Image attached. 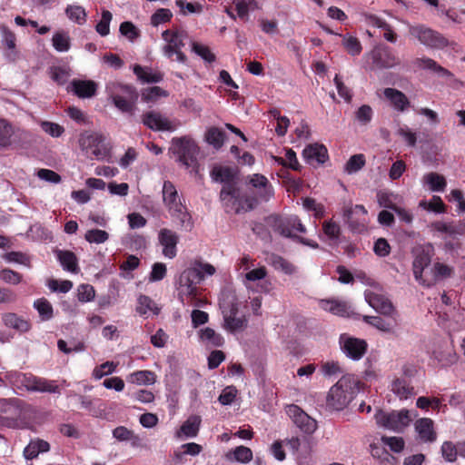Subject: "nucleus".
<instances>
[{"mask_svg":"<svg viewBox=\"0 0 465 465\" xmlns=\"http://www.w3.org/2000/svg\"><path fill=\"white\" fill-rule=\"evenodd\" d=\"M264 222L265 224L273 232L283 237L292 238L313 249H317L319 247V244L316 242L303 238L302 236H297L293 233L294 231L302 233L306 232L305 226L302 223L300 218L296 215L282 217L278 214H271L265 217Z\"/></svg>","mask_w":465,"mask_h":465,"instance_id":"1","label":"nucleus"},{"mask_svg":"<svg viewBox=\"0 0 465 465\" xmlns=\"http://www.w3.org/2000/svg\"><path fill=\"white\" fill-rule=\"evenodd\" d=\"M162 193L163 204L171 217L178 222L181 228L187 232L192 231L193 228L192 215L178 194L174 184L171 181H164Z\"/></svg>","mask_w":465,"mask_h":465,"instance_id":"2","label":"nucleus"},{"mask_svg":"<svg viewBox=\"0 0 465 465\" xmlns=\"http://www.w3.org/2000/svg\"><path fill=\"white\" fill-rule=\"evenodd\" d=\"M360 390L359 380H338L327 396V406L335 411L344 409Z\"/></svg>","mask_w":465,"mask_h":465,"instance_id":"3","label":"nucleus"},{"mask_svg":"<svg viewBox=\"0 0 465 465\" xmlns=\"http://www.w3.org/2000/svg\"><path fill=\"white\" fill-rule=\"evenodd\" d=\"M106 89L113 104L119 111L129 115L134 114L139 97L135 87L130 84L114 83Z\"/></svg>","mask_w":465,"mask_h":465,"instance_id":"4","label":"nucleus"},{"mask_svg":"<svg viewBox=\"0 0 465 465\" xmlns=\"http://www.w3.org/2000/svg\"><path fill=\"white\" fill-rule=\"evenodd\" d=\"M199 150L194 140L188 136L172 139L170 151L177 157V162L185 168L197 170Z\"/></svg>","mask_w":465,"mask_h":465,"instance_id":"5","label":"nucleus"},{"mask_svg":"<svg viewBox=\"0 0 465 465\" xmlns=\"http://www.w3.org/2000/svg\"><path fill=\"white\" fill-rule=\"evenodd\" d=\"M26 412L25 402L19 399L0 400V426L19 428L25 419Z\"/></svg>","mask_w":465,"mask_h":465,"instance_id":"6","label":"nucleus"},{"mask_svg":"<svg viewBox=\"0 0 465 465\" xmlns=\"http://www.w3.org/2000/svg\"><path fill=\"white\" fill-rule=\"evenodd\" d=\"M375 419L378 425L395 432H402L412 421L413 416L406 409L391 412L380 410L376 412Z\"/></svg>","mask_w":465,"mask_h":465,"instance_id":"7","label":"nucleus"},{"mask_svg":"<svg viewBox=\"0 0 465 465\" xmlns=\"http://www.w3.org/2000/svg\"><path fill=\"white\" fill-rule=\"evenodd\" d=\"M409 34L421 45L433 49H443L448 46L449 41L440 33L425 25L417 24L409 26Z\"/></svg>","mask_w":465,"mask_h":465,"instance_id":"8","label":"nucleus"},{"mask_svg":"<svg viewBox=\"0 0 465 465\" xmlns=\"http://www.w3.org/2000/svg\"><path fill=\"white\" fill-rule=\"evenodd\" d=\"M285 411L292 422L304 433L312 434L316 430V420L310 417L298 405H287L285 407Z\"/></svg>","mask_w":465,"mask_h":465,"instance_id":"9","label":"nucleus"},{"mask_svg":"<svg viewBox=\"0 0 465 465\" xmlns=\"http://www.w3.org/2000/svg\"><path fill=\"white\" fill-rule=\"evenodd\" d=\"M340 345L346 356L354 361L361 359L368 349L365 340L351 337L346 333L340 336Z\"/></svg>","mask_w":465,"mask_h":465,"instance_id":"10","label":"nucleus"},{"mask_svg":"<svg viewBox=\"0 0 465 465\" xmlns=\"http://www.w3.org/2000/svg\"><path fill=\"white\" fill-rule=\"evenodd\" d=\"M203 281V275L200 274L196 268L191 263L190 267L185 269L179 277V285L181 288L180 294H187L189 296L197 295V285Z\"/></svg>","mask_w":465,"mask_h":465,"instance_id":"11","label":"nucleus"},{"mask_svg":"<svg viewBox=\"0 0 465 465\" xmlns=\"http://www.w3.org/2000/svg\"><path fill=\"white\" fill-rule=\"evenodd\" d=\"M431 262V255L429 251L425 249H417L415 251V256L412 262V271L416 281L419 282L420 284L425 287H430L434 285V282L431 280H428L423 278L422 273L425 268H427Z\"/></svg>","mask_w":465,"mask_h":465,"instance_id":"12","label":"nucleus"},{"mask_svg":"<svg viewBox=\"0 0 465 465\" xmlns=\"http://www.w3.org/2000/svg\"><path fill=\"white\" fill-rule=\"evenodd\" d=\"M373 64L380 69L391 68L400 64V59L387 45L375 47L371 52Z\"/></svg>","mask_w":465,"mask_h":465,"instance_id":"13","label":"nucleus"},{"mask_svg":"<svg viewBox=\"0 0 465 465\" xmlns=\"http://www.w3.org/2000/svg\"><path fill=\"white\" fill-rule=\"evenodd\" d=\"M417 440L421 443H433L437 440L434 421L430 418H420L414 422Z\"/></svg>","mask_w":465,"mask_h":465,"instance_id":"14","label":"nucleus"},{"mask_svg":"<svg viewBox=\"0 0 465 465\" xmlns=\"http://www.w3.org/2000/svg\"><path fill=\"white\" fill-rule=\"evenodd\" d=\"M14 386L23 394L24 391L55 392L57 386L45 380H15Z\"/></svg>","mask_w":465,"mask_h":465,"instance_id":"15","label":"nucleus"},{"mask_svg":"<svg viewBox=\"0 0 465 465\" xmlns=\"http://www.w3.org/2000/svg\"><path fill=\"white\" fill-rule=\"evenodd\" d=\"M158 240L163 246V254L169 259H173L177 255V243L179 242L177 233L170 229L163 228L158 233Z\"/></svg>","mask_w":465,"mask_h":465,"instance_id":"16","label":"nucleus"},{"mask_svg":"<svg viewBox=\"0 0 465 465\" xmlns=\"http://www.w3.org/2000/svg\"><path fill=\"white\" fill-rule=\"evenodd\" d=\"M142 123L153 131H173L172 123L160 113L149 111L142 115Z\"/></svg>","mask_w":465,"mask_h":465,"instance_id":"17","label":"nucleus"},{"mask_svg":"<svg viewBox=\"0 0 465 465\" xmlns=\"http://www.w3.org/2000/svg\"><path fill=\"white\" fill-rule=\"evenodd\" d=\"M383 94L398 112H405L411 106V102L406 94L398 89L387 87L383 90Z\"/></svg>","mask_w":465,"mask_h":465,"instance_id":"18","label":"nucleus"},{"mask_svg":"<svg viewBox=\"0 0 465 465\" xmlns=\"http://www.w3.org/2000/svg\"><path fill=\"white\" fill-rule=\"evenodd\" d=\"M3 324L10 329H14L20 333L27 332L31 330V322L15 312H5L1 316Z\"/></svg>","mask_w":465,"mask_h":465,"instance_id":"19","label":"nucleus"},{"mask_svg":"<svg viewBox=\"0 0 465 465\" xmlns=\"http://www.w3.org/2000/svg\"><path fill=\"white\" fill-rule=\"evenodd\" d=\"M249 183L257 189L258 196L262 201H269L273 195L272 186L268 179L260 173H254L250 177Z\"/></svg>","mask_w":465,"mask_h":465,"instance_id":"20","label":"nucleus"},{"mask_svg":"<svg viewBox=\"0 0 465 465\" xmlns=\"http://www.w3.org/2000/svg\"><path fill=\"white\" fill-rule=\"evenodd\" d=\"M103 140L102 135L94 133L82 135L80 138V144L84 149H90V153L99 159L105 156L104 150L100 148V144L103 143Z\"/></svg>","mask_w":465,"mask_h":465,"instance_id":"21","label":"nucleus"},{"mask_svg":"<svg viewBox=\"0 0 465 465\" xmlns=\"http://www.w3.org/2000/svg\"><path fill=\"white\" fill-rule=\"evenodd\" d=\"M302 156L308 163H312L313 162L324 163L328 159V151L322 144H310L303 149Z\"/></svg>","mask_w":465,"mask_h":465,"instance_id":"22","label":"nucleus"},{"mask_svg":"<svg viewBox=\"0 0 465 465\" xmlns=\"http://www.w3.org/2000/svg\"><path fill=\"white\" fill-rule=\"evenodd\" d=\"M237 314L238 307L235 303H232L229 312L223 314L224 325L231 331H241L247 324L246 319L244 317H237Z\"/></svg>","mask_w":465,"mask_h":465,"instance_id":"23","label":"nucleus"},{"mask_svg":"<svg viewBox=\"0 0 465 465\" xmlns=\"http://www.w3.org/2000/svg\"><path fill=\"white\" fill-rule=\"evenodd\" d=\"M0 33L2 35V45L7 50L6 56L10 60H15L16 56V36L9 27L4 24L0 25Z\"/></svg>","mask_w":465,"mask_h":465,"instance_id":"24","label":"nucleus"},{"mask_svg":"<svg viewBox=\"0 0 465 465\" xmlns=\"http://www.w3.org/2000/svg\"><path fill=\"white\" fill-rule=\"evenodd\" d=\"M367 302L374 310L384 315H391L395 311L391 301L381 294L371 293L367 296Z\"/></svg>","mask_w":465,"mask_h":465,"instance_id":"25","label":"nucleus"},{"mask_svg":"<svg viewBox=\"0 0 465 465\" xmlns=\"http://www.w3.org/2000/svg\"><path fill=\"white\" fill-rule=\"evenodd\" d=\"M72 86L74 93L80 98H90L97 91V84L92 80H74Z\"/></svg>","mask_w":465,"mask_h":465,"instance_id":"26","label":"nucleus"},{"mask_svg":"<svg viewBox=\"0 0 465 465\" xmlns=\"http://www.w3.org/2000/svg\"><path fill=\"white\" fill-rule=\"evenodd\" d=\"M267 262L276 271H280L287 275H292L297 272V268L293 263L279 254L271 253L267 258Z\"/></svg>","mask_w":465,"mask_h":465,"instance_id":"27","label":"nucleus"},{"mask_svg":"<svg viewBox=\"0 0 465 465\" xmlns=\"http://www.w3.org/2000/svg\"><path fill=\"white\" fill-rule=\"evenodd\" d=\"M237 171L230 166L216 165L211 171V177L217 183H229L235 181Z\"/></svg>","mask_w":465,"mask_h":465,"instance_id":"28","label":"nucleus"},{"mask_svg":"<svg viewBox=\"0 0 465 465\" xmlns=\"http://www.w3.org/2000/svg\"><path fill=\"white\" fill-rule=\"evenodd\" d=\"M415 64L420 68L433 71L441 77L450 78L453 76L450 71L442 67L436 61L429 57L417 58L415 60Z\"/></svg>","mask_w":465,"mask_h":465,"instance_id":"29","label":"nucleus"},{"mask_svg":"<svg viewBox=\"0 0 465 465\" xmlns=\"http://www.w3.org/2000/svg\"><path fill=\"white\" fill-rule=\"evenodd\" d=\"M50 450V444L41 439L30 440L29 444L24 450V456L26 460L35 459L39 453L47 452Z\"/></svg>","mask_w":465,"mask_h":465,"instance_id":"30","label":"nucleus"},{"mask_svg":"<svg viewBox=\"0 0 465 465\" xmlns=\"http://www.w3.org/2000/svg\"><path fill=\"white\" fill-rule=\"evenodd\" d=\"M422 182L431 192H443L447 186L446 178L438 173L430 172L423 175Z\"/></svg>","mask_w":465,"mask_h":465,"instance_id":"31","label":"nucleus"},{"mask_svg":"<svg viewBox=\"0 0 465 465\" xmlns=\"http://www.w3.org/2000/svg\"><path fill=\"white\" fill-rule=\"evenodd\" d=\"M56 255L64 270L71 272H78L77 257L73 252L58 250Z\"/></svg>","mask_w":465,"mask_h":465,"instance_id":"32","label":"nucleus"},{"mask_svg":"<svg viewBox=\"0 0 465 465\" xmlns=\"http://www.w3.org/2000/svg\"><path fill=\"white\" fill-rule=\"evenodd\" d=\"M134 74L143 83H159L163 80V74L159 72H153L150 68L139 64L134 66Z\"/></svg>","mask_w":465,"mask_h":465,"instance_id":"33","label":"nucleus"},{"mask_svg":"<svg viewBox=\"0 0 465 465\" xmlns=\"http://www.w3.org/2000/svg\"><path fill=\"white\" fill-rule=\"evenodd\" d=\"M201 419L199 416H191L188 420L181 426L180 430L177 432V436L184 435L185 437L193 438L198 434L200 428Z\"/></svg>","mask_w":465,"mask_h":465,"instance_id":"34","label":"nucleus"},{"mask_svg":"<svg viewBox=\"0 0 465 465\" xmlns=\"http://www.w3.org/2000/svg\"><path fill=\"white\" fill-rule=\"evenodd\" d=\"M200 339L206 345L220 347L223 344V338L213 329L206 327L200 331Z\"/></svg>","mask_w":465,"mask_h":465,"instance_id":"35","label":"nucleus"},{"mask_svg":"<svg viewBox=\"0 0 465 465\" xmlns=\"http://www.w3.org/2000/svg\"><path fill=\"white\" fill-rule=\"evenodd\" d=\"M391 391L401 400L415 394L414 388L409 384L408 380H394L391 383Z\"/></svg>","mask_w":465,"mask_h":465,"instance_id":"36","label":"nucleus"},{"mask_svg":"<svg viewBox=\"0 0 465 465\" xmlns=\"http://www.w3.org/2000/svg\"><path fill=\"white\" fill-rule=\"evenodd\" d=\"M34 308L38 312L42 321H49L54 317L53 306L51 302L44 297L34 302Z\"/></svg>","mask_w":465,"mask_h":465,"instance_id":"37","label":"nucleus"},{"mask_svg":"<svg viewBox=\"0 0 465 465\" xmlns=\"http://www.w3.org/2000/svg\"><path fill=\"white\" fill-rule=\"evenodd\" d=\"M225 137V132L218 127L209 128L205 134L207 143L216 149H220L223 145Z\"/></svg>","mask_w":465,"mask_h":465,"instance_id":"38","label":"nucleus"},{"mask_svg":"<svg viewBox=\"0 0 465 465\" xmlns=\"http://www.w3.org/2000/svg\"><path fill=\"white\" fill-rule=\"evenodd\" d=\"M364 322L375 327L376 329L391 333L393 332L394 324L391 322L386 321L385 319L380 316H368L364 315L362 317Z\"/></svg>","mask_w":465,"mask_h":465,"instance_id":"39","label":"nucleus"},{"mask_svg":"<svg viewBox=\"0 0 465 465\" xmlns=\"http://www.w3.org/2000/svg\"><path fill=\"white\" fill-rule=\"evenodd\" d=\"M203 450V447L195 442L183 444L178 450L174 452V458L182 462L184 455L196 456Z\"/></svg>","mask_w":465,"mask_h":465,"instance_id":"40","label":"nucleus"},{"mask_svg":"<svg viewBox=\"0 0 465 465\" xmlns=\"http://www.w3.org/2000/svg\"><path fill=\"white\" fill-rule=\"evenodd\" d=\"M322 374L324 376H341V378H349L343 368L338 361H326L321 366Z\"/></svg>","mask_w":465,"mask_h":465,"instance_id":"41","label":"nucleus"},{"mask_svg":"<svg viewBox=\"0 0 465 465\" xmlns=\"http://www.w3.org/2000/svg\"><path fill=\"white\" fill-rule=\"evenodd\" d=\"M275 162L283 166L291 168L294 171H300L301 165L298 162L296 153L292 149H288L285 153V158L274 157Z\"/></svg>","mask_w":465,"mask_h":465,"instance_id":"42","label":"nucleus"},{"mask_svg":"<svg viewBox=\"0 0 465 465\" xmlns=\"http://www.w3.org/2000/svg\"><path fill=\"white\" fill-rule=\"evenodd\" d=\"M353 213H361V214L366 215L367 214V210L365 209V207L363 205L356 204L354 206V208L345 209L344 213H343V216L346 219V221L348 222L351 229L352 231L361 232L364 228V224H362V223L361 224L354 223L352 222L351 219H352Z\"/></svg>","mask_w":465,"mask_h":465,"instance_id":"43","label":"nucleus"},{"mask_svg":"<svg viewBox=\"0 0 465 465\" xmlns=\"http://www.w3.org/2000/svg\"><path fill=\"white\" fill-rule=\"evenodd\" d=\"M52 42L54 48L58 52H67L71 47L68 33L64 31L54 33Z\"/></svg>","mask_w":465,"mask_h":465,"instance_id":"44","label":"nucleus"},{"mask_svg":"<svg viewBox=\"0 0 465 465\" xmlns=\"http://www.w3.org/2000/svg\"><path fill=\"white\" fill-rule=\"evenodd\" d=\"M321 304L324 310L335 315L345 316L348 314V308L344 302L339 301L322 300Z\"/></svg>","mask_w":465,"mask_h":465,"instance_id":"45","label":"nucleus"},{"mask_svg":"<svg viewBox=\"0 0 465 465\" xmlns=\"http://www.w3.org/2000/svg\"><path fill=\"white\" fill-rule=\"evenodd\" d=\"M136 311L140 315H145L148 312H153L154 314H158L160 310L149 296L142 294L138 298V306Z\"/></svg>","mask_w":465,"mask_h":465,"instance_id":"46","label":"nucleus"},{"mask_svg":"<svg viewBox=\"0 0 465 465\" xmlns=\"http://www.w3.org/2000/svg\"><path fill=\"white\" fill-rule=\"evenodd\" d=\"M228 459L235 460L242 463H246L252 460V451L250 448L245 446L236 447L232 452L227 454Z\"/></svg>","mask_w":465,"mask_h":465,"instance_id":"47","label":"nucleus"},{"mask_svg":"<svg viewBox=\"0 0 465 465\" xmlns=\"http://www.w3.org/2000/svg\"><path fill=\"white\" fill-rule=\"evenodd\" d=\"M14 128L6 120L0 118V147H7L11 144V137Z\"/></svg>","mask_w":465,"mask_h":465,"instance_id":"48","label":"nucleus"},{"mask_svg":"<svg viewBox=\"0 0 465 465\" xmlns=\"http://www.w3.org/2000/svg\"><path fill=\"white\" fill-rule=\"evenodd\" d=\"M420 206L437 213H443L446 212V205L442 199L438 195H433L430 202L424 200L420 201Z\"/></svg>","mask_w":465,"mask_h":465,"instance_id":"49","label":"nucleus"},{"mask_svg":"<svg viewBox=\"0 0 465 465\" xmlns=\"http://www.w3.org/2000/svg\"><path fill=\"white\" fill-rule=\"evenodd\" d=\"M342 45L351 55L355 56L361 54L362 47L357 37L345 35L342 36Z\"/></svg>","mask_w":465,"mask_h":465,"instance_id":"50","label":"nucleus"},{"mask_svg":"<svg viewBox=\"0 0 465 465\" xmlns=\"http://www.w3.org/2000/svg\"><path fill=\"white\" fill-rule=\"evenodd\" d=\"M68 18L79 25L86 22V13L84 8L80 5H68L65 9Z\"/></svg>","mask_w":465,"mask_h":465,"instance_id":"51","label":"nucleus"},{"mask_svg":"<svg viewBox=\"0 0 465 465\" xmlns=\"http://www.w3.org/2000/svg\"><path fill=\"white\" fill-rule=\"evenodd\" d=\"M192 50L209 64L216 60V55L207 45H202L198 42H192Z\"/></svg>","mask_w":465,"mask_h":465,"instance_id":"52","label":"nucleus"},{"mask_svg":"<svg viewBox=\"0 0 465 465\" xmlns=\"http://www.w3.org/2000/svg\"><path fill=\"white\" fill-rule=\"evenodd\" d=\"M366 163L365 156L361 153L352 155L345 164V172L353 173L360 171Z\"/></svg>","mask_w":465,"mask_h":465,"instance_id":"53","label":"nucleus"},{"mask_svg":"<svg viewBox=\"0 0 465 465\" xmlns=\"http://www.w3.org/2000/svg\"><path fill=\"white\" fill-rule=\"evenodd\" d=\"M109 238L107 232L100 229L88 230L85 232L84 239L90 243H104Z\"/></svg>","mask_w":465,"mask_h":465,"instance_id":"54","label":"nucleus"},{"mask_svg":"<svg viewBox=\"0 0 465 465\" xmlns=\"http://www.w3.org/2000/svg\"><path fill=\"white\" fill-rule=\"evenodd\" d=\"M173 17V13L167 8L157 9L151 16V25L158 26L161 24L170 22Z\"/></svg>","mask_w":465,"mask_h":465,"instance_id":"55","label":"nucleus"},{"mask_svg":"<svg viewBox=\"0 0 465 465\" xmlns=\"http://www.w3.org/2000/svg\"><path fill=\"white\" fill-rule=\"evenodd\" d=\"M0 280L5 283L17 285L23 280V275L12 269L4 268L0 270Z\"/></svg>","mask_w":465,"mask_h":465,"instance_id":"56","label":"nucleus"},{"mask_svg":"<svg viewBox=\"0 0 465 465\" xmlns=\"http://www.w3.org/2000/svg\"><path fill=\"white\" fill-rule=\"evenodd\" d=\"M112 17L113 15L110 11L104 10L102 12V18L95 26V30L100 35L106 36L109 35Z\"/></svg>","mask_w":465,"mask_h":465,"instance_id":"57","label":"nucleus"},{"mask_svg":"<svg viewBox=\"0 0 465 465\" xmlns=\"http://www.w3.org/2000/svg\"><path fill=\"white\" fill-rule=\"evenodd\" d=\"M322 231L330 240L337 241L341 235L340 225L332 220L325 221L322 223Z\"/></svg>","mask_w":465,"mask_h":465,"instance_id":"58","label":"nucleus"},{"mask_svg":"<svg viewBox=\"0 0 465 465\" xmlns=\"http://www.w3.org/2000/svg\"><path fill=\"white\" fill-rule=\"evenodd\" d=\"M161 96H167V93L159 86L148 87L142 92V99L144 102H154Z\"/></svg>","mask_w":465,"mask_h":465,"instance_id":"59","label":"nucleus"},{"mask_svg":"<svg viewBox=\"0 0 465 465\" xmlns=\"http://www.w3.org/2000/svg\"><path fill=\"white\" fill-rule=\"evenodd\" d=\"M454 272V269L447 264L441 262H436L433 266V279H430L434 282L440 278L451 277Z\"/></svg>","mask_w":465,"mask_h":465,"instance_id":"60","label":"nucleus"},{"mask_svg":"<svg viewBox=\"0 0 465 465\" xmlns=\"http://www.w3.org/2000/svg\"><path fill=\"white\" fill-rule=\"evenodd\" d=\"M222 200L228 198L237 199L239 197V189L236 187L235 181L224 183L220 193Z\"/></svg>","mask_w":465,"mask_h":465,"instance_id":"61","label":"nucleus"},{"mask_svg":"<svg viewBox=\"0 0 465 465\" xmlns=\"http://www.w3.org/2000/svg\"><path fill=\"white\" fill-rule=\"evenodd\" d=\"M78 300L82 302H88L94 300L95 292L90 284H81L77 290Z\"/></svg>","mask_w":465,"mask_h":465,"instance_id":"62","label":"nucleus"},{"mask_svg":"<svg viewBox=\"0 0 465 465\" xmlns=\"http://www.w3.org/2000/svg\"><path fill=\"white\" fill-rule=\"evenodd\" d=\"M373 115V111L371 107L368 104H363L359 107V109L355 112L356 119L362 124H369Z\"/></svg>","mask_w":465,"mask_h":465,"instance_id":"63","label":"nucleus"},{"mask_svg":"<svg viewBox=\"0 0 465 465\" xmlns=\"http://www.w3.org/2000/svg\"><path fill=\"white\" fill-rule=\"evenodd\" d=\"M441 454L443 458L449 462L456 460L458 454V445L455 446L451 441H444L441 446Z\"/></svg>","mask_w":465,"mask_h":465,"instance_id":"64","label":"nucleus"}]
</instances>
